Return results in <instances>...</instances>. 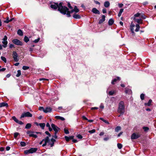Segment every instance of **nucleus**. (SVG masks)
Masks as SVG:
<instances>
[{
	"mask_svg": "<svg viewBox=\"0 0 156 156\" xmlns=\"http://www.w3.org/2000/svg\"><path fill=\"white\" fill-rule=\"evenodd\" d=\"M62 2H60L59 4L57 3H54V4H52L51 5V7L54 9H56L57 8L58 10L60 12L63 14H66V10H67V8L66 6H63L62 5Z\"/></svg>",
	"mask_w": 156,
	"mask_h": 156,
	"instance_id": "nucleus-1",
	"label": "nucleus"
},
{
	"mask_svg": "<svg viewBox=\"0 0 156 156\" xmlns=\"http://www.w3.org/2000/svg\"><path fill=\"white\" fill-rule=\"evenodd\" d=\"M146 17L144 15L141 14L139 13H137L134 15L133 20L134 21L139 24H142V19H145Z\"/></svg>",
	"mask_w": 156,
	"mask_h": 156,
	"instance_id": "nucleus-2",
	"label": "nucleus"
},
{
	"mask_svg": "<svg viewBox=\"0 0 156 156\" xmlns=\"http://www.w3.org/2000/svg\"><path fill=\"white\" fill-rule=\"evenodd\" d=\"M43 141H44V143L43 144V147L45 146L48 144V145H50L51 147L53 146L54 142L55 141V140L53 138H52L50 140L48 136H47L44 139Z\"/></svg>",
	"mask_w": 156,
	"mask_h": 156,
	"instance_id": "nucleus-3",
	"label": "nucleus"
},
{
	"mask_svg": "<svg viewBox=\"0 0 156 156\" xmlns=\"http://www.w3.org/2000/svg\"><path fill=\"white\" fill-rule=\"evenodd\" d=\"M124 103L123 101H121L119 103L118 112L121 114H123L124 112Z\"/></svg>",
	"mask_w": 156,
	"mask_h": 156,
	"instance_id": "nucleus-4",
	"label": "nucleus"
},
{
	"mask_svg": "<svg viewBox=\"0 0 156 156\" xmlns=\"http://www.w3.org/2000/svg\"><path fill=\"white\" fill-rule=\"evenodd\" d=\"M37 148H32L29 150L25 151L24 153L26 154H27L30 153H33L37 151Z\"/></svg>",
	"mask_w": 156,
	"mask_h": 156,
	"instance_id": "nucleus-5",
	"label": "nucleus"
},
{
	"mask_svg": "<svg viewBox=\"0 0 156 156\" xmlns=\"http://www.w3.org/2000/svg\"><path fill=\"white\" fill-rule=\"evenodd\" d=\"M32 115L29 112H24L22 114L20 118H22L24 117H32Z\"/></svg>",
	"mask_w": 156,
	"mask_h": 156,
	"instance_id": "nucleus-6",
	"label": "nucleus"
},
{
	"mask_svg": "<svg viewBox=\"0 0 156 156\" xmlns=\"http://www.w3.org/2000/svg\"><path fill=\"white\" fill-rule=\"evenodd\" d=\"M7 37L6 36H5L4 38L2 39V43L3 44V46L4 48H6L7 47L8 42L7 41Z\"/></svg>",
	"mask_w": 156,
	"mask_h": 156,
	"instance_id": "nucleus-7",
	"label": "nucleus"
},
{
	"mask_svg": "<svg viewBox=\"0 0 156 156\" xmlns=\"http://www.w3.org/2000/svg\"><path fill=\"white\" fill-rule=\"evenodd\" d=\"M12 55L14 60L16 62H18L19 59L18 58V55L17 53L15 51H13Z\"/></svg>",
	"mask_w": 156,
	"mask_h": 156,
	"instance_id": "nucleus-8",
	"label": "nucleus"
},
{
	"mask_svg": "<svg viewBox=\"0 0 156 156\" xmlns=\"http://www.w3.org/2000/svg\"><path fill=\"white\" fill-rule=\"evenodd\" d=\"M12 42L15 44L18 45H22V43L17 39H14L12 40Z\"/></svg>",
	"mask_w": 156,
	"mask_h": 156,
	"instance_id": "nucleus-9",
	"label": "nucleus"
},
{
	"mask_svg": "<svg viewBox=\"0 0 156 156\" xmlns=\"http://www.w3.org/2000/svg\"><path fill=\"white\" fill-rule=\"evenodd\" d=\"M51 126L53 129L55 131V134H57V133H58V130L59 129L57 126H55V124L53 123L51 124Z\"/></svg>",
	"mask_w": 156,
	"mask_h": 156,
	"instance_id": "nucleus-10",
	"label": "nucleus"
},
{
	"mask_svg": "<svg viewBox=\"0 0 156 156\" xmlns=\"http://www.w3.org/2000/svg\"><path fill=\"white\" fill-rule=\"evenodd\" d=\"M140 135L138 133H133L131 136V139H136L140 137Z\"/></svg>",
	"mask_w": 156,
	"mask_h": 156,
	"instance_id": "nucleus-11",
	"label": "nucleus"
},
{
	"mask_svg": "<svg viewBox=\"0 0 156 156\" xmlns=\"http://www.w3.org/2000/svg\"><path fill=\"white\" fill-rule=\"evenodd\" d=\"M67 9V10H66V14L67 17H69L71 16L70 14L74 12V10L73 9H72L70 11H69V9L68 8Z\"/></svg>",
	"mask_w": 156,
	"mask_h": 156,
	"instance_id": "nucleus-12",
	"label": "nucleus"
},
{
	"mask_svg": "<svg viewBox=\"0 0 156 156\" xmlns=\"http://www.w3.org/2000/svg\"><path fill=\"white\" fill-rule=\"evenodd\" d=\"M135 26V24L133 23V22L131 23L130 26V30L132 32V33L133 34H135V33L134 31V27Z\"/></svg>",
	"mask_w": 156,
	"mask_h": 156,
	"instance_id": "nucleus-13",
	"label": "nucleus"
},
{
	"mask_svg": "<svg viewBox=\"0 0 156 156\" xmlns=\"http://www.w3.org/2000/svg\"><path fill=\"white\" fill-rule=\"evenodd\" d=\"M105 16L104 15H102L101 16V19H100L98 23L99 24H101L103 22H104L105 20Z\"/></svg>",
	"mask_w": 156,
	"mask_h": 156,
	"instance_id": "nucleus-14",
	"label": "nucleus"
},
{
	"mask_svg": "<svg viewBox=\"0 0 156 156\" xmlns=\"http://www.w3.org/2000/svg\"><path fill=\"white\" fill-rule=\"evenodd\" d=\"M120 80V78L119 77H117L116 78H115L112 81L111 83L114 84H115V83L118 80L119 81Z\"/></svg>",
	"mask_w": 156,
	"mask_h": 156,
	"instance_id": "nucleus-15",
	"label": "nucleus"
},
{
	"mask_svg": "<svg viewBox=\"0 0 156 156\" xmlns=\"http://www.w3.org/2000/svg\"><path fill=\"white\" fill-rule=\"evenodd\" d=\"M92 12L93 13L95 14H100V12L99 11L95 8H93L92 9Z\"/></svg>",
	"mask_w": 156,
	"mask_h": 156,
	"instance_id": "nucleus-16",
	"label": "nucleus"
},
{
	"mask_svg": "<svg viewBox=\"0 0 156 156\" xmlns=\"http://www.w3.org/2000/svg\"><path fill=\"white\" fill-rule=\"evenodd\" d=\"M52 109L50 107H47L45 108L44 112L45 113H47L51 112V111Z\"/></svg>",
	"mask_w": 156,
	"mask_h": 156,
	"instance_id": "nucleus-17",
	"label": "nucleus"
},
{
	"mask_svg": "<svg viewBox=\"0 0 156 156\" xmlns=\"http://www.w3.org/2000/svg\"><path fill=\"white\" fill-rule=\"evenodd\" d=\"M8 104L5 102H2L0 103V107H2L4 106H8Z\"/></svg>",
	"mask_w": 156,
	"mask_h": 156,
	"instance_id": "nucleus-18",
	"label": "nucleus"
},
{
	"mask_svg": "<svg viewBox=\"0 0 156 156\" xmlns=\"http://www.w3.org/2000/svg\"><path fill=\"white\" fill-rule=\"evenodd\" d=\"M114 22V20L112 19H109L108 22V25L110 26L112 25Z\"/></svg>",
	"mask_w": 156,
	"mask_h": 156,
	"instance_id": "nucleus-19",
	"label": "nucleus"
},
{
	"mask_svg": "<svg viewBox=\"0 0 156 156\" xmlns=\"http://www.w3.org/2000/svg\"><path fill=\"white\" fill-rule=\"evenodd\" d=\"M152 102V100L151 99H150L147 103H145L144 105L146 106H150L151 105V103Z\"/></svg>",
	"mask_w": 156,
	"mask_h": 156,
	"instance_id": "nucleus-20",
	"label": "nucleus"
},
{
	"mask_svg": "<svg viewBox=\"0 0 156 156\" xmlns=\"http://www.w3.org/2000/svg\"><path fill=\"white\" fill-rule=\"evenodd\" d=\"M104 5L105 7L108 8L110 5V3L108 1L105 2L104 3Z\"/></svg>",
	"mask_w": 156,
	"mask_h": 156,
	"instance_id": "nucleus-21",
	"label": "nucleus"
},
{
	"mask_svg": "<svg viewBox=\"0 0 156 156\" xmlns=\"http://www.w3.org/2000/svg\"><path fill=\"white\" fill-rule=\"evenodd\" d=\"M55 119H59L62 121H63V120H65V119L63 117H61L59 116H55Z\"/></svg>",
	"mask_w": 156,
	"mask_h": 156,
	"instance_id": "nucleus-22",
	"label": "nucleus"
},
{
	"mask_svg": "<svg viewBox=\"0 0 156 156\" xmlns=\"http://www.w3.org/2000/svg\"><path fill=\"white\" fill-rule=\"evenodd\" d=\"M73 18L75 19H80V16L78 14H74L73 16Z\"/></svg>",
	"mask_w": 156,
	"mask_h": 156,
	"instance_id": "nucleus-23",
	"label": "nucleus"
},
{
	"mask_svg": "<svg viewBox=\"0 0 156 156\" xmlns=\"http://www.w3.org/2000/svg\"><path fill=\"white\" fill-rule=\"evenodd\" d=\"M39 125L42 129H44L45 124L44 123H41L39 124Z\"/></svg>",
	"mask_w": 156,
	"mask_h": 156,
	"instance_id": "nucleus-24",
	"label": "nucleus"
},
{
	"mask_svg": "<svg viewBox=\"0 0 156 156\" xmlns=\"http://www.w3.org/2000/svg\"><path fill=\"white\" fill-rule=\"evenodd\" d=\"M136 27L135 31L136 32H138L139 31L140 28V26H139V25L138 24H137L136 25Z\"/></svg>",
	"mask_w": 156,
	"mask_h": 156,
	"instance_id": "nucleus-25",
	"label": "nucleus"
},
{
	"mask_svg": "<svg viewBox=\"0 0 156 156\" xmlns=\"http://www.w3.org/2000/svg\"><path fill=\"white\" fill-rule=\"evenodd\" d=\"M17 34L18 35L20 36H22L23 35V33L22 31L21 30H19L17 31Z\"/></svg>",
	"mask_w": 156,
	"mask_h": 156,
	"instance_id": "nucleus-26",
	"label": "nucleus"
},
{
	"mask_svg": "<svg viewBox=\"0 0 156 156\" xmlns=\"http://www.w3.org/2000/svg\"><path fill=\"white\" fill-rule=\"evenodd\" d=\"M123 9H120V11L119 12L118 14V16L119 17H120L121 16L122 14V13L123 12Z\"/></svg>",
	"mask_w": 156,
	"mask_h": 156,
	"instance_id": "nucleus-27",
	"label": "nucleus"
},
{
	"mask_svg": "<svg viewBox=\"0 0 156 156\" xmlns=\"http://www.w3.org/2000/svg\"><path fill=\"white\" fill-rule=\"evenodd\" d=\"M31 125L30 123H27L26 126L25 128L26 129H29L31 127Z\"/></svg>",
	"mask_w": 156,
	"mask_h": 156,
	"instance_id": "nucleus-28",
	"label": "nucleus"
},
{
	"mask_svg": "<svg viewBox=\"0 0 156 156\" xmlns=\"http://www.w3.org/2000/svg\"><path fill=\"white\" fill-rule=\"evenodd\" d=\"M24 40L25 42H27L28 41H29V39L28 37H27L26 36H25L24 37Z\"/></svg>",
	"mask_w": 156,
	"mask_h": 156,
	"instance_id": "nucleus-29",
	"label": "nucleus"
},
{
	"mask_svg": "<svg viewBox=\"0 0 156 156\" xmlns=\"http://www.w3.org/2000/svg\"><path fill=\"white\" fill-rule=\"evenodd\" d=\"M121 128L119 126H117L116 127V128L115 129V132H117L121 130Z\"/></svg>",
	"mask_w": 156,
	"mask_h": 156,
	"instance_id": "nucleus-30",
	"label": "nucleus"
},
{
	"mask_svg": "<svg viewBox=\"0 0 156 156\" xmlns=\"http://www.w3.org/2000/svg\"><path fill=\"white\" fill-rule=\"evenodd\" d=\"M73 10H74V12H77L79 11V9L77 8V6H75Z\"/></svg>",
	"mask_w": 156,
	"mask_h": 156,
	"instance_id": "nucleus-31",
	"label": "nucleus"
},
{
	"mask_svg": "<svg viewBox=\"0 0 156 156\" xmlns=\"http://www.w3.org/2000/svg\"><path fill=\"white\" fill-rule=\"evenodd\" d=\"M33 133H34V132L31 131H28L27 132V134L29 135V136H30V135H31Z\"/></svg>",
	"mask_w": 156,
	"mask_h": 156,
	"instance_id": "nucleus-32",
	"label": "nucleus"
},
{
	"mask_svg": "<svg viewBox=\"0 0 156 156\" xmlns=\"http://www.w3.org/2000/svg\"><path fill=\"white\" fill-rule=\"evenodd\" d=\"M100 120H101L102 121L104 122H105V123H106L107 124H109V122H108L107 121L104 119L103 118H100Z\"/></svg>",
	"mask_w": 156,
	"mask_h": 156,
	"instance_id": "nucleus-33",
	"label": "nucleus"
},
{
	"mask_svg": "<svg viewBox=\"0 0 156 156\" xmlns=\"http://www.w3.org/2000/svg\"><path fill=\"white\" fill-rule=\"evenodd\" d=\"M21 74V73L20 70H18L17 71V73L16 75V76L18 77H19V76H20Z\"/></svg>",
	"mask_w": 156,
	"mask_h": 156,
	"instance_id": "nucleus-34",
	"label": "nucleus"
},
{
	"mask_svg": "<svg viewBox=\"0 0 156 156\" xmlns=\"http://www.w3.org/2000/svg\"><path fill=\"white\" fill-rule=\"evenodd\" d=\"M20 145L22 147H24L26 146V143L24 142H21L20 143Z\"/></svg>",
	"mask_w": 156,
	"mask_h": 156,
	"instance_id": "nucleus-35",
	"label": "nucleus"
},
{
	"mask_svg": "<svg viewBox=\"0 0 156 156\" xmlns=\"http://www.w3.org/2000/svg\"><path fill=\"white\" fill-rule=\"evenodd\" d=\"M12 118V119L16 123H17V122H18V120L15 116H13Z\"/></svg>",
	"mask_w": 156,
	"mask_h": 156,
	"instance_id": "nucleus-36",
	"label": "nucleus"
},
{
	"mask_svg": "<svg viewBox=\"0 0 156 156\" xmlns=\"http://www.w3.org/2000/svg\"><path fill=\"white\" fill-rule=\"evenodd\" d=\"M140 98L142 100L144 99V94H142L140 95Z\"/></svg>",
	"mask_w": 156,
	"mask_h": 156,
	"instance_id": "nucleus-37",
	"label": "nucleus"
},
{
	"mask_svg": "<svg viewBox=\"0 0 156 156\" xmlns=\"http://www.w3.org/2000/svg\"><path fill=\"white\" fill-rule=\"evenodd\" d=\"M117 147L119 149H121L122 147V145L121 144L118 143L117 144Z\"/></svg>",
	"mask_w": 156,
	"mask_h": 156,
	"instance_id": "nucleus-38",
	"label": "nucleus"
},
{
	"mask_svg": "<svg viewBox=\"0 0 156 156\" xmlns=\"http://www.w3.org/2000/svg\"><path fill=\"white\" fill-rule=\"evenodd\" d=\"M115 93V91H110L109 92L108 94L109 95H113Z\"/></svg>",
	"mask_w": 156,
	"mask_h": 156,
	"instance_id": "nucleus-39",
	"label": "nucleus"
},
{
	"mask_svg": "<svg viewBox=\"0 0 156 156\" xmlns=\"http://www.w3.org/2000/svg\"><path fill=\"white\" fill-rule=\"evenodd\" d=\"M1 58L2 60V61H3L5 62L6 63V59L5 57L2 56L1 57Z\"/></svg>",
	"mask_w": 156,
	"mask_h": 156,
	"instance_id": "nucleus-40",
	"label": "nucleus"
},
{
	"mask_svg": "<svg viewBox=\"0 0 156 156\" xmlns=\"http://www.w3.org/2000/svg\"><path fill=\"white\" fill-rule=\"evenodd\" d=\"M22 68L23 70H25L29 69V67L28 66H23Z\"/></svg>",
	"mask_w": 156,
	"mask_h": 156,
	"instance_id": "nucleus-41",
	"label": "nucleus"
},
{
	"mask_svg": "<svg viewBox=\"0 0 156 156\" xmlns=\"http://www.w3.org/2000/svg\"><path fill=\"white\" fill-rule=\"evenodd\" d=\"M30 137H32L34 138H36L37 137V136L36 134H35L33 133L31 135H30Z\"/></svg>",
	"mask_w": 156,
	"mask_h": 156,
	"instance_id": "nucleus-42",
	"label": "nucleus"
},
{
	"mask_svg": "<svg viewBox=\"0 0 156 156\" xmlns=\"http://www.w3.org/2000/svg\"><path fill=\"white\" fill-rule=\"evenodd\" d=\"M96 131L95 129H93L92 130H90L89 131V132L90 133H94Z\"/></svg>",
	"mask_w": 156,
	"mask_h": 156,
	"instance_id": "nucleus-43",
	"label": "nucleus"
},
{
	"mask_svg": "<svg viewBox=\"0 0 156 156\" xmlns=\"http://www.w3.org/2000/svg\"><path fill=\"white\" fill-rule=\"evenodd\" d=\"M64 132L65 133L68 134H69V132L68 129L65 128L64 129Z\"/></svg>",
	"mask_w": 156,
	"mask_h": 156,
	"instance_id": "nucleus-44",
	"label": "nucleus"
},
{
	"mask_svg": "<svg viewBox=\"0 0 156 156\" xmlns=\"http://www.w3.org/2000/svg\"><path fill=\"white\" fill-rule=\"evenodd\" d=\"M19 133H14V137L15 138H16L17 136L19 135Z\"/></svg>",
	"mask_w": 156,
	"mask_h": 156,
	"instance_id": "nucleus-45",
	"label": "nucleus"
},
{
	"mask_svg": "<svg viewBox=\"0 0 156 156\" xmlns=\"http://www.w3.org/2000/svg\"><path fill=\"white\" fill-rule=\"evenodd\" d=\"M143 129L145 131H147L149 130V128L147 127H143Z\"/></svg>",
	"mask_w": 156,
	"mask_h": 156,
	"instance_id": "nucleus-46",
	"label": "nucleus"
},
{
	"mask_svg": "<svg viewBox=\"0 0 156 156\" xmlns=\"http://www.w3.org/2000/svg\"><path fill=\"white\" fill-rule=\"evenodd\" d=\"M65 138L67 142H68L70 140L69 138L67 136H65Z\"/></svg>",
	"mask_w": 156,
	"mask_h": 156,
	"instance_id": "nucleus-47",
	"label": "nucleus"
},
{
	"mask_svg": "<svg viewBox=\"0 0 156 156\" xmlns=\"http://www.w3.org/2000/svg\"><path fill=\"white\" fill-rule=\"evenodd\" d=\"M39 40H40V38H39L38 39L34 40L33 42H34L35 43H37L39 41Z\"/></svg>",
	"mask_w": 156,
	"mask_h": 156,
	"instance_id": "nucleus-48",
	"label": "nucleus"
},
{
	"mask_svg": "<svg viewBox=\"0 0 156 156\" xmlns=\"http://www.w3.org/2000/svg\"><path fill=\"white\" fill-rule=\"evenodd\" d=\"M68 6L70 9H73L72 7L71 6L69 2L68 3Z\"/></svg>",
	"mask_w": 156,
	"mask_h": 156,
	"instance_id": "nucleus-49",
	"label": "nucleus"
},
{
	"mask_svg": "<svg viewBox=\"0 0 156 156\" xmlns=\"http://www.w3.org/2000/svg\"><path fill=\"white\" fill-rule=\"evenodd\" d=\"M45 108H44L43 107H40L39 108V109L40 110H43L44 112V110Z\"/></svg>",
	"mask_w": 156,
	"mask_h": 156,
	"instance_id": "nucleus-50",
	"label": "nucleus"
},
{
	"mask_svg": "<svg viewBox=\"0 0 156 156\" xmlns=\"http://www.w3.org/2000/svg\"><path fill=\"white\" fill-rule=\"evenodd\" d=\"M4 22L6 23H8L9 22V18H8L6 20L4 21Z\"/></svg>",
	"mask_w": 156,
	"mask_h": 156,
	"instance_id": "nucleus-51",
	"label": "nucleus"
},
{
	"mask_svg": "<svg viewBox=\"0 0 156 156\" xmlns=\"http://www.w3.org/2000/svg\"><path fill=\"white\" fill-rule=\"evenodd\" d=\"M17 123L20 124V125H22L23 124V123L22 122L20 121H19L18 120V122H17Z\"/></svg>",
	"mask_w": 156,
	"mask_h": 156,
	"instance_id": "nucleus-52",
	"label": "nucleus"
},
{
	"mask_svg": "<svg viewBox=\"0 0 156 156\" xmlns=\"http://www.w3.org/2000/svg\"><path fill=\"white\" fill-rule=\"evenodd\" d=\"M77 137L79 139H81L82 138V136L80 134L77 135Z\"/></svg>",
	"mask_w": 156,
	"mask_h": 156,
	"instance_id": "nucleus-53",
	"label": "nucleus"
},
{
	"mask_svg": "<svg viewBox=\"0 0 156 156\" xmlns=\"http://www.w3.org/2000/svg\"><path fill=\"white\" fill-rule=\"evenodd\" d=\"M102 12L103 13H105L106 12V9L105 8H104L102 10Z\"/></svg>",
	"mask_w": 156,
	"mask_h": 156,
	"instance_id": "nucleus-54",
	"label": "nucleus"
},
{
	"mask_svg": "<svg viewBox=\"0 0 156 156\" xmlns=\"http://www.w3.org/2000/svg\"><path fill=\"white\" fill-rule=\"evenodd\" d=\"M45 133L47 134L49 136H51V134H50V133H49V132L48 131H46L45 132Z\"/></svg>",
	"mask_w": 156,
	"mask_h": 156,
	"instance_id": "nucleus-55",
	"label": "nucleus"
},
{
	"mask_svg": "<svg viewBox=\"0 0 156 156\" xmlns=\"http://www.w3.org/2000/svg\"><path fill=\"white\" fill-rule=\"evenodd\" d=\"M9 47L10 48H12L14 47V45L13 44H9Z\"/></svg>",
	"mask_w": 156,
	"mask_h": 156,
	"instance_id": "nucleus-56",
	"label": "nucleus"
},
{
	"mask_svg": "<svg viewBox=\"0 0 156 156\" xmlns=\"http://www.w3.org/2000/svg\"><path fill=\"white\" fill-rule=\"evenodd\" d=\"M48 80L47 79H45V78H40L39 79V80L40 81H41V80Z\"/></svg>",
	"mask_w": 156,
	"mask_h": 156,
	"instance_id": "nucleus-57",
	"label": "nucleus"
},
{
	"mask_svg": "<svg viewBox=\"0 0 156 156\" xmlns=\"http://www.w3.org/2000/svg\"><path fill=\"white\" fill-rule=\"evenodd\" d=\"M98 109V108L97 107H92L91 108V109L92 110H95V109Z\"/></svg>",
	"mask_w": 156,
	"mask_h": 156,
	"instance_id": "nucleus-58",
	"label": "nucleus"
},
{
	"mask_svg": "<svg viewBox=\"0 0 156 156\" xmlns=\"http://www.w3.org/2000/svg\"><path fill=\"white\" fill-rule=\"evenodd\" d=\"M82 118L84 120H88V119L84 116H82Z\"/></svg>",
	"mask_w": 156,
	"mask_h": 156,
	"instance_id": "nucleus-59",
	"label": "nucleus"
},
{
	"mask_svg": "<svg viewBox=\"0 0 156 156\" xmlns=\"http://www.w3.org/2000/svg\"><path fill=\"white\" fill-rule=\"evenodd\" d=\"M94 2L97 4L100 5V3L98 1H94Z\"/></svg>",
	"mask_w": 156,
	"mask_h": 156,
	"instance_id": "nucleus-60",
	"label": "nucleus"
},
{
	"mask_svg": "<svg viewBox=\"0 0 156 156\" xmlns=\"http://www.w3.org/2000/svg\"><path fill=\"white\" fill-rule=\"evenodd\" d=\"M123 5V4L122 3L119 4V6L120 8L122 7Z\"/></svg>",
	"mask_w": 156,
	"mask_h": 156,
	"instance_id": "nucleus-61",
	"label": "nucleus"
},
{
	"mask_svg": "<svg viewBox=\"0 0 156 156\" xmlns=\"http://www.w3.org/2000/svg\"><path fill=\"white\" fill-rule=\"evenodd\" d=\"M6 150L7 151H9L10 149V147H7L6 148Z\"/></svg>",
	"mask_w": 156,
	"mask_h": 156,
	"instance_id": "nucleus-62",
	"label": "nucleus"
},
{
	"mask_svg": "<svg viewBox=\"0 0 156 156\" xmlns=\"http://www.w3.org/2000/svg\"><path fill=\"white\" fill-rule=\"evenodd\" d=\"M46 126L47 127H50V125L49 123H47L46 125Z\"/></svg>",
	"mask_w": 156,
	"mask_h": 156,
	"instance_id": "nucleus-63",
	"label": "nucleus"
},
{
	"mask_svg": "<svg viewBox=\"0 0 156 156\" xmlns=\"http://www.w3.org/2000/svg\"><path fill=\"white\" fill-rule=\"evenodd\" d=\"M5 69H6L5 68H3L1 69L0 71L2 72V71H5Z\"/></svg>",
	"mask_w": 156,
	"mask_h": 156,
	"instance_id": "nucleus-64",
	"label": "nucleus"
}]
</instances>
